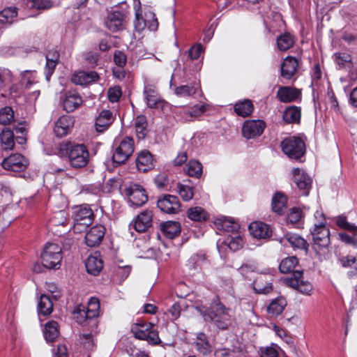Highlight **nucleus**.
<instances>
[{
	"label": "nucleus",
	"mask_w": 357,
	"mask_h": 357,
	"mask_svg": "<svg viewBox=\"0 0 357 357\" xmlns=\"http://www.w3.org/2000/svg\"><path fill=\"white\" fill-rule=\"evenodd\" d=\"M58 153L61 157L67 156L70 166L77 169L85 167L89 160V153L84 144L63 142L59 144Z\"/></svg>",
	"instance_id": "f257e3e1"
},
{
	"label": "nucleus",
	"mask_w": 357,
	"mask_h": 357,
	"mask_svg": "<svg viewBox=\"0 0 357 357\" xmlns=\"http://www.w3.org/2000/svg\"><path fill=\"white\" fill-rule=\"evenodd\" d=\"M202 314L206 321H213L220 330H226L231 324L230 309L225 307L218 298L213 301L210 307L202 311Z\"/></svg>",
	"instance_id": "f03ea898"
},
{
	"label": "nucleus",
	"mask_w": 357,
	"mask_h": 357,
	"mask_svg": "<svg viewBox=\"0 0 357 357\" xmlns=\"http://www.w3.org/2000/svg\"><path fill=\"white\" fill-rule=\"evenodd\" d=\"M152 323H136L131 327V332L137 339L146 340L153 345L159 344L161 342L158 332L153 328Z\"/></svg>",
	"instance_id": "7ed1b4c3"
},
{
	"label": "nucleus",
	"mask_w": 357,
	"mask_h": 357,
	"mask_svg": "<svg viewBox=\"0 0 357 357\" xmlns=\"http://www.w3.org/2000/svg\"><path fill=\"white\" fill-rule=\"evenodd\" d=\"M43 265L50 269H58L62 259L61 248L56 243H47L41 254Z\"/></svg>",
	"instance_id": "20e7f679"
},
{
	"label": "nucleus",
	"mask_w": 357,
	"mask_h": 357,
	"mask_svg": "<svg viewBox=\"0 0 357 357\" xmlns=\"http://www.w3.org/2000/svg\"><path fill=\"white\" fill-rule=\"evenodd\" d=\"M283 153L289 158L298 160L305 153V145L304 142L297 137H289L284 139L281 142Z\"/></svg>",
	"instance_id": "39448f33"
},
{
	"label": "nucleus",
	"mask_w": 357,
	"mask_h": 357,
	"mask_svg": "<svg viewBox=\"0 0 357 357\" xmlns=\"http://www.w3.org/2000/svg\"><path fill=\"white\" fill-rule=\"evenodd\" d=\"M134 150L133 139L130 137L123 138L114 149L112 155L113 162L118 165L124 164L132 155Z\"/></svg>",
	"instance_id": "423d86ee"
},
{
	"label": "nucleus",
	"mask_w": 357,
	"mask_h": 357,
	"mask_svg": "<svg viewBox=\"0 0 357 357\" xmlns=\"http://www.w3.org/2000/svg\"><path fill=\"white\" fill-rule=\"evenodd\" d=\"M93 212L86 204L76 206L73 211L74 230L77 232L90 225L93 220Z\"/></svg>",
	"instance_id": "0eeeda50"
},
{
	"label": "nucleus",
	"mask_w": 357,
	"mask_h": 357,
	"mask_svg": "<svg viewBox=\"0 0 357 357\" xmlns=\"http://www.w3.org/2000/svg\"><path fill=\"white\" fill-rule=\"evenodd\" d=\"M135 27L137 31H143L146 27L149 31H156L158 26V20L153 13L149 12L145 15V18H143L140 10V2L138 1V4L135 5Z\"/></svg>",
	"instance_id": "6e6552de"
},
{
	"label": "nucleus",
	"mask_w": 357,
	"mask_h": 357,
	"mask_svg": "<svg viewBox=\"0 0 357 357\" xmlns=\"http://www.w3.org/2000/svg\"><path fill=\"white\" fill-rule=\"evenodd\" d=\"M143 93L148 107L162 109L165 107L166 102L160 96L155 84L146 83Z\"/></svg>",
	"instance_id": "1a4fd4ad"
},
{
	"label": "nucleus",
	"mask_w": 357,
	"mask_h": 357,
	"mask_svg": "<svg viewBox=\"0 0 357 357\" xmlns=\"http://www.w3.org/2000/svg\"><path fill=\"white\" fill-rule=\"evenodd\" d=\"M310 234L313 241V249L317 254L327 249L330 244V231L328 227L311 229Z\"/></svg>",
	"instance_id": "9d476101"
},
{
	"label": "nucleus",
	"mask_w": 357,
	"mask_h": 357,
	"mask_svg": "<svg viewBox=\"0 0 357 357\" xmlns=\"http://www.w3.org/2000/svg\"><path fill=\"white\" fill-rule=\"evenodd\" d=\"M128 12L116 10L109 13L105 20L106 27L112 32H117L125 28Z\"/></svg>",
	"instance_id": "9b49d317"
},
{
	"label": "nucleus",
	"mask_w": 357,
	"mask_h": 357,
	"mask_svg": "<svg viewBox=\"0 0 357 357\" xmlns=\"http://www.w3.org/2000/svg\"><path fill=\"white\" fill-rule=\"evenodd\" d=\"M302 275L303 271H295L293 277L285 278L284 281L287 286L297 289L303 294L310 295L313 289L312 285L307 281L302 280Z\"/></svg>",
	"instance_id": "f8f14e48"
},
{
	"label": "nucleus",
	"mask_w": 357,
	"mask_h": 357,
	"mask_svg": "<svg viewBox=\"0 0 357 357\" xmlns=\"http://www.w3.org/2000/svg\"><path fill=\"white\" fill-rule=\"evenodd\" d=\"M130 204L135 206H141L148 200L144 189L139 184H131L124 190Z\"/></svg>",
	"instance_id": "ddd939ff"
},
{
	"label": "nucleus",
	"mask_w": 357,
	"mask_h": 357,
	"mask_svg": "<svg viewBox=\"0 0 357 357\" xmlns=\"http://www.w3.org/2000/svg\"><path fill=\"white\" fill-rule=\"evenodd\" d=\"M157 206L161 211L168 214H176L180 210L178 197L170 195H165L160 197Z\"/></svg>",
	"instance_id": "4468645a"
},
{
	"label": "nucleus",
	"mask_w": 357,
	"mask_h": 357,
	"mask_svg": "<svg viewBox=\"0 0 357 357\" xmlns=\"http://www.w3.org/2000/svg\"><path fill=\"white\" fill-rule=\"evenodd\" d=\"M27 165V160L19 153L10 155L1 162L3 169L13 172H22L26 169Z\"/></svg>",
	"instance_id": "2eb2a0df"
},
{
	"label": "nucleus",
	"mask_w": 357,
	"mask_h": 357,
	"mask_svg": "<svg viewBox=\"0 0 357 357\" xmlns=\"http://www.w3.org/2000/svg\"><path fill=\"white\" fill-rule=\"evenodd\" d=\"M293 181L300 190H303V195H308L312 187V178L303 169L294 168L292 170Z\"/></svg>",
	"instance_id": "dca6fc26"
},
{
	"label": "nucleus",
	"mask_w": 357,
	"mask_h": 357,
	"mask_svg": "<svg viewBox=\"0 0 357 357\" xmlns=\"http://www.w3.org/2000/svg\"><path fill=\"white\" fill-rule=\"evenodd\" d=\"M265 123L261 120L246 121L242 128L243 137L252 139L260 136L265 128Z\"/></svg>",
	"instance_id": "f3484780"
},
{
	"label": "nucleus",
	"mask_w": 357,
	"mask_h": 357,
	"mask_svg": "<svg viewBox=\"0 0 357 357\" xmlns=\"http://www.w3.org/2000/svg\"><path fill=\"white\" fill-rule=\"evenodd\" d=\"M105 227L98 225L91 227L85 235V242L89 247H96L100 244L105 234Z\"/></svg>",
	"instance_id": "a211bd4d"
},
{
	"label": "nucleus",
	"mask_w": 357,
	"mask_h": 357,
	"mask_svg": "<svg viewBox=\"0 0 357 357\" xmlns=\"http://www.w3.org/2000/svg\"><path fill=\"white\" fill-rule=\"evenodd\" d=\"M152 218V212L144 211L137 216L135 221L130 223V227H133L138 232H144L151 226Z\"/></svg>",
	"instance_id": "6ab92c4d"
},
{
	"label": "nucleus",
	"mask_w": 357,
	"mask_h": 357,
	"mask_svg": "<svg viewBox=\"0 0 357 357\" xmlns=\"http://www.w3.org/2000/svg\"><path fill=\"white\" fill-rule=\"evenodd\" d=\"M82 98L75 91H67L64 94L63 107L67 112H72L82 104Z\"/></svg>",
	"instance_id": "aec40b11"
},
{
	"label": "nucleus",
	"mask_w": 357,
	"mask_h": 357,
	"mask_svg": "<svg viewBox=\"0 0 357 357\" xmlns=\"http://www.w3.org/2000/svg\"><path fill=\"white\" fill-rule=\"evenodd\" d=\"M299 65L298 60L294 56H287L281 65V76L286 79H291L296 74Z\"/></svg>",
	"instance_id": "412c9836"
},
{
	"label": "nucleus",
	"mask_w": 357,
	"mask_h": 357,
	"mask_svg": "<svg viewBox=\"0 0 357 357\" xmlns=\"http://www.w3.org/2000/svg\"><path fill=\"white\" fill-rule=\"evenodd\" d=\"M250 234L255 238L266 239L272 235V230L268 225L262 222H253L249 225Z\"/></svg>",
	"instance_id": "4be33fe9"
},
{
	"label": "nucleus",
	"mask_w": 357,
	"mask_h": 357,
	"mask_svg": "<svg viewBox=\"0 0 357 357\" xmlns=\"http://www.w3.org/2000/svg\"><path fill=\"white\" fill-rule=\"evenodd\" d=\"M74 125V120L70 116L63 115L55 123L54 132L59 137H63L68 135Z\"/></svg>",
	"instance_id": "5701e85b"
},
{
	"label": "nucleus",
	"mask_w": 357,
	"mask_h": 357,
	"mask_svg": "<svg viewBox=\"0 0 357 357\" xmlns=\"http://www.w3.org/2000/svg\"><path fill=\"white\" fill-rule=\"evenodd\" d=\"M136 166L139 171L146 172L154 167V160L151 153L147 150L141 151L136 158Z\"/></svg>",
	"instance_id": "b1692460"
},
{
	"label": "nucleus",
	"mask_w": 357,
	"mask_h": 357,
	"mask_svg": "<svg viewBox=\"0 0 357 357\" xmlns=\"http://www.w3.org/2000/svg\"><path fill=\"white\" fill-rule=\"evenodd\" d=\"M99 79L98 74L95 71H80L74 74L72 81L78 85H86L96 82Z\"/></svg>",
	"instance_id": "393cba45"
},
{
	"label": "nucleus",
	"mask_w": 357,
	"mask_h": 357,
	"mask_svg": "<svg viewBox=\"0 0 357 357\" xmlns=\"http://www.w3.org/2000/svg\"><path fill=\"white\" fill-rule=\"evenodd\" d=\"M300 96L299 90L290 86H280L277 92V97L282 102H294Z\"/></svg>",
	"instance_id": "a878e982"
},
{
	"label": "nucleus",
	"mask_w": 357,
	"mask_h": 357,
	"mask_svg": "<svg viewBox=\"0 0 357 357\" xmlns=\"http://www.w3.org/2000/svg\"><path fill=\"white\" fill-rule=\"evenodd\" d=\"M86 271L91 275H97L103 267V261L98 253L88 257L85 262Z\"/></svg>",
	"instance_id": "bb28decb"
},
{
	"label": "nucleus",
	"mask_w": 357,
	"mask_h": 357,
	"mask_svg": "<svg viewBox=\"0 0 357 357\" xmlns=\"http://www.w3.org/2000/svg\"><path fill=\"white\" fill-rule=\"evenodd\" d=\"M114 121L112 112L109 110L102 111L96 119L95 128L97 132H102L112 123Z\"/></svg>",
	"instance_id": "cd10ccee"
},
{
	"label": "nucleus",
	"mask_w": 357,
	"mask_h": 357,
	"mask_svg": "<svg viewBox=\"0 0 357 357\" xmlns=\"http://www.w3.org/2000/svg\"><path fill=\"white\" fill-rule=\"evenodd\" d=\"M287 305V301L283 297L273 299L267 306L266 312L269 317H276L282 314Z\"/></svg>",
	"instance_id": "c85d7f7f"
},
{
	"label": "nucleus",
	"mask_w": 357,
	"mask_h": 357,
	"mask_svg": "<svg viewBox=\"0 0 357 357\" xmlns=\"http://www.w3.org/2000/svg\"><path fill=\"white\" fill-rule=\"evenodd\" d=\"M284 240H286L294 249H300L305 251L308 249V243L298 234L287 233L283 238V241Z\"/></svg>",
	"instance_id": "c756f323"
},
{
	"label": "nucleus",
	"mask_w": 357,
	"mask_h": 357,
	"mask_svg": "<svg viewBox=\"0 0 357 357\" xmlns=\"http://www.w3.org/2000/svg\"><path fill=\"white\" fill-rule=\"evenodd\" d=\"M195 346L197 351L203 356H208L212 351L207 336L202 332L197 334Z\"/></svg>",
	"instance_id": "7c9ffc66"
},
{
	"label": "nucleus",
	"mask_w": 357,
	"mask_h": 357,
	"mask_svg": "<svg viewBox=\"0 0 357 357\" xmlns=\"http://www.w3.org/2000/svg\"><path fill=\"white\" fill-rule=\"evenodd\" d=\"M199 86L197 83H190L189 84L181 85L174 87V93L181 97L192 96L198 91Z\"/></svg>",
	"instance_id": "2f4dec72"
},
{
	"label": "nucleus",
	"mask_w": 357,
	"mask_h": 357,
	"mask_svg": "<svg viewBox=\"0 0 357 357\" xmlns=\"http://www.w3.org/2000/svg\"><path fill=\"white\" fill-rule=\"evenodd\" d=\"M254 107L251 100L245 99L243 101L236 102L234 105V111L243 117L248 116L253 112Z\"/></svg>",
	"instance_id": "473e14b6"
},
{
	"label": "nucleus",
	"mask_w": 357,
	"mask_h": 357,
	"mask_svg": "<svg viewBox=\"0 0 357 357\" xmlns=\"http://www.w3.org/2000/svg\"><path fill=\"white\" fill-rule=\"evenodd\" d=\"M161 226L162 232L169 238H173L180 234L181 226L178 222L167 221Z\"/></svg>",
	"instance_id": "72a5a7b5"
},
{
	"label": "nucleus",
	"mask_w": 357,
	"mask_h": 357,
	"mask_svg": "<svg viewBox=\"0 0 357 357\" xmlns=\"http://www.w3.org/2000/svg\"><path fill=\"white\" fill-rule=\"evenodd\" d=\"M301 115V109L298 107L291 106L285 109L282 118L287 123H299Z\"/></svg>",
	"instance_id": "f704fd0d"
},
{
	"label": "nucleus",
	"mask_w": 357,
	"mask_h": 357,
	"mask_svg": "<svg viewBox=\"0 0 357 357\" xmlns=\"http://www.w3.org/2000/svg\"><path fill=\"white\" fill-rule=\"evenodd\" d=\"M253 289L257 294H268L273 291L271 282L265 281L263 277H259L252 284Z\"/></svg>",
	"instance_id": "c9c22d12"
},
{
	"label": "nucleus",
	"mask_w": 357,
	"mask_h": 357,
	"mask_svg": "<svg viewBox=\"0 0 357 357\" xmlns=\"http://www.w3.org/2000/svg\"><path fill=\"white\" fill-rule=\"evenodd\" d=\"M187 216L192 221L203 222L208 218V213L202 207L195 206L188 209Z\"/></svg>",
	"instance_id": "e433bc0d"
},
{
	"label": "nucleus",
	"mask_w": 357,
	"mask_h": 357,
	"mask_svg": "<svg viewBox=\"0 0 357 357\" xmlns=\"http://www.w3.org/2000/svg\"><path fill=\"white\" fill-rule=\"evenodd\" d=\"M59 335V325L56 321L52 320L45 324L44 335L47 341L54 342Z\"/></svg>",
	"instance_id": "4c0bfd02"
},
{
	"label": "nucleus",
	"mask_w": 357,
	"mask_h": 357,
	"mask_svg": "<svg viewBox=\"0 0 357 357\" xmlns=\"http://www.w3.org/2000/svg\"><path fill=\"white\" fill-rule=\"evenodd\" d=\"M53 310V303L50 300V296L43 294L40 298L38 305L39 314L47 316L52 313Z\"/></svg>",
	"instance_id": "58836bf2"
},
{
	"label": "nucleus",
	"mask_w": 357,
	"mask_h": 357,
	"mask_svg": "<svg viewBox=\"0 0 357 357\" xmlns=\"http://www.w3.org/2000/svg\"><path fill=\"white\" fill-rule=\"evenodd\" d=\"M216 225L219 229L233 234L237 233V231L239 229V225L237 222H235L233 220L227 218L218 219L216 222Z\"/></svg>",
	"instance_id": "ea45409f"
},
{
	"label": "nucleus",
	"mask_w": 357,
	"mask_h": 357,
	"mask_svg": "<svg viewBox=\"0 0 357 357\" xmlns=\"http://www.w3.org/2000/svg\"><path fill=\"white\" fill-rule=\"evenodd\" d=\"M295 43L294 38L289 33L281 34L277 38V46L280 51H286L291 48Z\"/></svg>",
	"instance_id": "a19ab883"
},
{
	"label": "nucleus",
	"mask_w": 357,
	"mask_h": 357,
	"mask_svg": "<svg viewBox=\"0 0 357 357\" xmlns=\"http://www.w3.org/2000/svg\"><path fill=\"white\" fill-rule=\"evenodd\" d=\"M286 197L281 193H276L272 199V208L274 212L280 215L286 210Z\"/></svg>",
	"instance_id": "79ce46f5"
},
{
	"label": "nucleus",
	"mask_w": 357,
	"mask_h": 357,
	"mask_svg": "<svg viewBox=\"0 0 357 357\" xmlns=\"http://www.w3.org/2000/svg\"><path fill=\"white\" fill-rule=\"evenodd\" d=\"M135 128L138 139H144L146 135L147 121L144 115H139L135 120Z\"/></svg>",
	"instance_id": "37998d69"
},
{
	"label": "nucleus",
	"mask_w": 357,
	"mask_h": 357,
	"mask_svg": "<svg viewBox=\"0 0 357 357\" xmlns=\"http://www.w3.org/2000/svg\"><path fill=\"white\" fill-rule=\"evenodd\" d=\"M0 142L3 149H12L14 146V133L9 129H3L0 134Z\"/></svg>",
	"instance_id": "c03bdc74"
},
{
	"label": "nucleus",
	"mask_w": 357,
	"mask_h": 357,
	"mask_svg": "<svg viewBox=\"0 0 357 357\" xmlns=\"http://www.w3.org/2000/svg\"><path fill=\"white\" fill-rule=\"evenodd\" d=\"M298 263V260L296 257H289L282 260L279 269L281 273H289L294 271Z\"/></svg>",
	"instance_id": "a18cd8bd"
},
{
	"label": "nucleus",
	"mask_w": 357,
	"mask_h": 357,
	"mask_svg": "<svg viewBox=\"0 0 357 357\" xmlns=\"http://www.w3.org/2000/svg\"><path fill=\"white\" fill-rule=\"evenodd\" d=\"M225 243L231 251L235 252L243 247V241L238 233H234V236L231 235L227 238Z\"/></svg>",
	"instance_id": "49530a36"
},
{
	"label": "nucleus",
	"mask_w": 357,
	"mask_h": 357,
	"mask_svg": "<svg viewBox=\"0 0 357 357\" xmlns=\"http://www.w3.org/2000/svg\"><path fill=\"white\" fill-rule=\"evenodd\" d=\"M348 232L339 234L340 239L347 243L357 247V227L354 229H349Z\"/></svg>",
	"instance_id": "de8ad7c7"
},
{
	"label": "nucleus",
	"mask_w": 357,
	"mask_h": 357,
	"mask_svg": "<svg viewBox=\"0 0 357 357\" xmlns=\"http://www.w3.org/2000/svg\"><path fill=\"white\" fill-rule=\"evenodd\" d=\"M100 302L97 298L92 297L88 301L86 310L87 311L88 316L89 318L98 317L100 314Z\"/></svg>",
	"instance_id": "09e8293b"
},
{
	"label": "nucleus",
	"mask_w": 357,
	"mask_h": 357,
	"mask_svg": "<svg viewBox=\"0 0 357 357\" xmlns=\"http://www.w3.org/2000/svg\"><path fill=\"white\" fill-rule=\"evenodd\" d=\"M74 319L78 324H85L87 320L91 319L92 318H89V317L85 316L87 314V311L86 310V306L83 305H78L74 307L73 311Z\"/></svg>",
	"instance_id": "8fccbe9b"
},
{
	"label": "nucleus",
	"mask_w": 357,
	"mask_h": 357,
	"mask_svg": "<svg viewBox=\"0 0 357 357\" xmlns=\"http://www.w3.org/2000/svg\"><path fill=\"white\" fill-rule=\"evenodd\" d=\"M185 171L190 176L199 178L202 174V165L197 160H190L186 165Z\"/></svg>",
	"instance_id": "3c124183"
},
{
	"label": "nucleus",
	"mask_w": 357,
	"mask_h": 357,
	"mask_svg": "<svg viewBox=\"0 0 357 357\" xmlns=\"http://www.w3.org/2000/svg\"><path fill=\"white\" fill-rule=\"evenodd\" d=\"M17 15L16 8L9 7L5 8L0 13V22L2 23L11 24L17 17Z\"/></svg>",
	"instance_id": "603ef678"
},
{
	"label": "nucleus",
	"mask_w": 357,
	"mask_h": 357,
	"mask_svg": "<svg viewBox=\"0 0 357 357\" xmlns=\"http://www.w3.org/2000/svg\"><path fill=\"white\" fill-rule=\"evenodd\" d=\"M177 190L182 199L185 202L190 201L193 197V188L191 186L178 183L177 185Z\"/></svg>",
	"instance_id": "864d4df0"
},
{
	"label": "nucleus",
	"mask_w": 357,
	"mask_h": 357,
	"mask_svg": "<svg viewBox=\"0 0 357 357\" xmlns=\"http://www.w3.org/2000/svg\"><path fill=\"white\" fill-rule=\"evenodd\" d=\"M14 119V112L11 107H5L0 109V123L8 125Z\"/></svg>",
	"instance_id": "5fc2aeb1"
},
{
	"label": "nucleus",
	"mask_w": 357,
	"mask_h": 357,
	"mask_svg": "<svg viewBox=\"0 0 357 357\" xmlns=\"http://www.w3.org/2000/svg\"><path fill=\"white\" fill-rule=\"evenodd\" d=\"M51 223L54 226L64 225L67 222V213L65 211L61 210L54 213L50 220Z\"/></svg>",
	"instance_id": "6e6d98bb"
},
{
	"label": "nucleus",
	"mask_w": 357,
	"mask_h": 357,
	"mask_svg": "<svg viewBox=\"0 0 357 357\" xmlns=\"http://www.w3.org/2000/svg\"><path fill=\"white\" fill-rule=\"evenodd\" d=\"M36 72L32 70H24L22 73V80L25 88L29 89L30 86L36 83Z\"/></svg>",
	"instance_id": "4d7b16f0"
},
{
	"label": "nucleus",
	"mask_w": 357,
	"mask_h": 357,
	"mask_svg": "<svg viewBox=\"0 0 357 357\" xmlns=\"http://www.w3.org/2000/svg\"><path fill=\"white\" fill-rule=\"evenodd\" d=\"M11 72L7 68H0V91L11 81Z\"/></svg>",
	"instance_id": "13d9d810"
},
{
	"label": "nucleus",
	"mask_w": 357,
	"mask_h": 357,
	"mask_svg": "<svg viewBox=\"0 0 357 357\" xmlns=\"http://www.w3.org/2000/svg\"><path fill=\"white\" fill-rule=\"evenodd\" d=\"M122 95V91L120 86H115L110 87L107 91L108 99L112 102H116Z\"/></svg>",
	"instance_id": "bf43d9fd"
},
{
	"label": "nucleus",
	"mask_w": 357,
	"mask_h": 357,
	"mask_svg": "<svg viewBox=\"0 0 357 357\" xmlns=\"http://www.w3.org/2000/svg\"><path fill=\"white\" fill-rule=\"evenodd\" d=\"M301 218L302 211L298 208H293L287 215V222L291 224H295L298 222Z\"/></svg>",
	"instance_id": "052dcab7"
},
{
	"label": "nucleus",
	"mask_w": 357,
	"mask_h": 357,
	"mask_svg": "<svg viewBox=\"0 0 357 357\" xmlns=\"http://www.w3.org/2000/svg\"><path fill=\"white\" fill-rule=\"evenodd\" d=\"M314 220L312 229L321 227H327L326 226V220L324 213L321 211H317L314 215Z\"/></svg>",
	"instance_id": "680f3d73"
},
{
	"label": "nucleus",
	"mask_w": 357,
	"mask_h": 357,
	"mask_svg": "<svg viewBox=\"0 0 357 357\" xmlns=\"http://www.w3.org/2000/svg\"><path fill=\"white\" fill-rule=\"evenodd\" d=\"M257 269L256 263L253 261H248L243 264L238 269L239 273L243 275H247L250 272H254Z\"/></svg>",
	"instance_id": "e2e57ef3"
},
{
	"label": "nucleus",
	"mask_w": 357,
	"mask_h": 357,
	"mask_svg": "<svg viewBox=\"0 0 357 357\" xmlns=\"http://www.w3.org/2000/svg\"><path fill=\"white\" fill-rule=\"evenodd\" d=\"M206 110L204 105H196L189 108V113L188 116L185 117H190V120H191L194 117H197L201 116Z\"/></svg>",
	"instance_id": "0e129e2a"
},
{
	"label": "nucleus",
	"mask_w": 357,
	"mask_h": 357,
	"mask_svg": "<svg viewBox=\"0 0 357 357\" xmlns=\"http://www.w3.org/2000/svg\"><path fill=\"white\" fill-rule=\"evenodd\" d=\"M114 61L118 67L123 68L126 64L127 57L123 52L116 50L114 54Z\"/></svg>",
	"instance_id": "69168bd1"
},
{
	"label": "nucleus",
	"mask_w": 357,
	"mask_h": 357,
	"mask_svg": "<svg viewBox=\"0 0 357 357\" xmlns=\"http://www.w3.org/2000/svg\"><path fill=\"white\" fill-rule=\"evenodd\" d=\"M260 351L261 357H278V351L275 346L261 348Z\"/></svg>",
	"instance_id": "338daca9"
},
{
	"label": "nucleus",
	"mask_w": 357,
	"mask_h": 357,
	"mask_svg": "<svg viewBox=\"0 0 357 357\" xmlns=\"http://www.w3.org/2000/svg\"><path fill=\"white\" fill-rule=\"evenodd\" d=\"M203 52V47L200 44H197L188 50V56L192 60L197 59Z\"/></svg>",
	"instance_id": "774afa93"
}]
</instances>
